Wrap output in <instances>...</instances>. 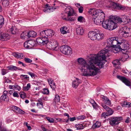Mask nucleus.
Returning a JSON list of instances; mask_svg holds the SVG:
<instances>
[{
  "label": "nucleus",
  "instance_id": "2f4dec72",
  "mask_svg": "<svg viewBox=\"0 0 131 131\" xmlns=\"http://www.w3.org/2000/svg\"><path fill=\"white\" fill-rule=\"evenodd\" d=\"M16 113L20 114H24L25 112L18 107L17 109L16 110Z\"/></svg>",
  "mask_w": 131,
  "mask_h": 131
},
{
  "label": "nucleus",
  "instance_id": "680f3d73",
  "mask_svg": "<svg viewBox=\"0 0 131 131\" xmlns=\"http://www.w3.org/2000/svg\"><path fill=\"white\" fill-rule=\"evenodd\" d=\"M27 73L30 75L32 78L34 77L35 74L34 73H32L31 72H29Z\"/></svg>",
  "mask_w": 131,
  "mask_h": 131
},
{
  "label": "nucleus",
  "instance_id": "79ce46f5",
  "mask_svg": "<svg viewBox=\"0 0 131 131\" xmlns=\"http://www.w3.org/2000/svg\"><path fill=\"white\" fill-rule=\"evenodd\" d=\"M86 117L84 115L79 116L77 117V119L78 120H83L85 119Z\"/></svg>",
  "mask_w": 131,
  "mask_h": 131
},
{
  "label": "nucleus",
  "instance_id": "a19ab883",
  "mask_svg": "<svg viewBox=\"0 0 131 131\" xmlns=\"http://www.w3.org/2000/svg\"><path fill=\"white\" fill-rule=\"evenodd\" d=\"M42 93L43 94H48L49 93V91L48 89L45 88L43 90Z\"/></svg>",
  "mask_w": 131,
  "mask_h": 131
},
{
  "label": "nucleus",
  "instance_id": "6e6552de",
  "mask_svg": "<svg viewBox=\"0 0 131 131\" xmlns=\"http://www.w3.org/2000/svg\"><path fill=\"white\" fill-rule=\"evenodd\" d=\"M54 32L50 29L41 31L40 32V35L42 37L46 38H49L54 35Z\"/></svg>",
  "mask_w": 131,
  "mask_h": 131
},
{
  "label": "nucleus",
  "instance_id": "20e7f679",
  "mask_svg": "<svg viewBox=\"0 0 131 131\" xmlns=\"http://www.w3.org/2000/svg\"><path fill=\"white\" fill-rule=\"evenodd\" d=\"M107 41L109 45H119L121 46L125 41L123 38L119 37H113L107 39Z\"/></svg>",
  "mask_w": 131,
  "mask_h": 131
},
{
  "label": "nucleus",
  "instance_id": "4d7b16f0",
  "mask_svg": "<svg viewBox=\"0 0 131 131\" xmlns=\"http://www.w3.org/2000/svg\"><path fill=\"white\" fill-rule=\"evenodd\" d=\"M21 89L20 87L18 85H15V87L14 90H16L19 91Z\"/></svg>",
  "mask_w": 131,
  "mask_h": 131
},
{
  "label": "nucleus",
  "instance_id": "de8ad7c7",
  "mask_svg": "<svg viewBox=\"0 0 131 131\" xmlns=\"http://www.w3.org/2000/svg\"><path fill=\"white\" fill-rule=\"evenodd\" d=\"M54 99L56 102H59L60 101V98L59 96L58 95H56Z\"/></svg>",
  "mask_w": 131,
  "mask_h": 131
},
{
  "label": "nucleus",
  "instance_id": "412c9836",
  "mask_svg": "<svg viewBox=\"0 0 131 131\" xmlns=\"http://www.w3.org/2000/svg\"><path fill=\"white\" fill-rule=\"evenodd\" d=\"M7 92L6 91H5L3 92V95L0 97L1 100L6 101H7L8 97L7 95Z\"/></svg>",
  "mask_w": 131,
  "mask_h": 131
},
{
  "label": "nucleus",
  "instance_id": "e2e57ef3",
  "mask_svg": "<svg viewBox=\"0 0 131 131\" xmlns=\"http://www.w3.org/2000/svg\"><path fill=\"white\" fill-rule=\"evenodd\" d=\"M117 21L118 22L120 23H121L123 22L122 18L117 17Z\"/></svg>",
  "mask_w": 131,
  "mask_h": 131
},
{
  "label": "nucleus",
  "instance_id": "bb28decb",
  "mask_svg": "<svg viewBox=\"0 0 131 131\" xmlns=\"http://www.w3.org/2000/svg\"><path fill=\"white\" fill-rule=\"evenodd\" d=\"M76 32L78 35H82L84 34V30L81 27H79L76 29Z\"/></svg>",
  "mask_w": 131,
  "mask_h": 131
},
{
  "label": "nucleus",
  "instance_id": "0e129e2a",
  "mask_svg": "<svg viewBox=\"0 0 131 131\" xmlns=\"http://www.w3.org/2000/svg\"><path fill=\"white\" fill-rule=\"evenodd\" d=\"M4 79V82H5L9 83L10 82H11L10 80L7 78L6 77H5Z\"/></svg>",
  "mask_w": 131,
  "mask_h": 131
},
{
  "label": "nucleus",
  "instance_id": "39448f33",
  "mask_svg": "<svg viewBox=\"0 0 131 131\" xmlns=\"http://www.w3.org/2000/svg\"><path fill=\"white\" fill-rule=\"evenodd\" d=\"M89 14L92 16H97L98 17H100V18L104 21L105 18V15L104 12L100 9H97L94 8H91L89 11Z\"/></svg>",
  "mask_w": 131,
  "mask_h": 131
},
{
  "label": "nucleus",
  "instance_id": "8fccbe9b",
  "mask_svg": "<svg viewBox=\"0 0 131 131\" xmlns=\"http://www.w3.org/2000/svg\"><path fill=\"white\" fill-rule=\"evenodd\" d=\"M121 48H122V49H121V51H122L123 50H126V45L124 44V43H123V44H122L121 45Z\"/></svg>",
  "mask_w": 131,
  "mask_h": 131
},
{
  "label": "nucleus",
  "instance_id": "c03bdc74",
  "mask_svg": "<svg viewBox=\"0 0 131 131\" xmlns=\"http://www.w3.org/2000/svg\"><path fill=\"white\" fill-rule=\"evenodd\" d=\"M48 38H46V40H44V39H42V45H44L45 44L48 45V43L49 42Z\"/></svg>",
  "mask_w": 131,
  "mask_h": 131
},
{
  "label": "nucleus",
  "instance_id": "f8f14e48",
  "mask_svg": "<svg viewBox=\"0 0 131 131\" xmlns=\"http://www.w3.org/2000/svg\"><path fill=\"white\" fill-rule=\"evenodd\" d=\"M35 42L34 41L32 40H28L24 42V47L27 49H31L34 46Z\"/></svg>",
  "mask_w": 131,
  "mask_h": 131
},
{
  "label": "nucleus",
  "instance_id": "c85d7f7f",
  "mask_svg": "<svg viewBox=\"0 0 131 131\" xmlns=\"http://www.w3.org/2000/svg\"><path fill=\"white\" fill-rule=\"evenodd\" d=\"M101 125V123L97 121L95 123L93 124L92 128L93 129H95L99 127Z\"/></svg>",
  "mask_w": 131,
  "mask_h": 131
},
{
  "label": "nucleus",
  "instance_id": "1a4fd4ad",
  "mask_svg": "<svg viewBox=\"0 0 131 131\" xmlns=\"http://www.w3.org/2000/svg\"><path fill=\"white\" fill-rule=\"evenodd\" d=\"M60 51L63 54L66 55H70L72 53V49L67 45H63L60 48Z\"/></svg>",
  "mask_w": 131,
  "mask_h": 131
},
{
  "label": "nucleus",
  "instance_id": "338daca9",
  "mask_svg": "<svg viewBox=\"0 0 131 131\" xmlns=\"http://www.w3.org/2000/svg\"><path fill=\"white\" fill-rule=\"evenodd\" d=\"M48 81L49 85L53 82V80L51 79H48Z\"/></svg>",
  "mask_w": 131,
  "mask_h": 131
},
{
  "label": "nucleus",
  "instance_id": "052dcab7",
  "mask_svg": "<svg viewBox=\"0 0 131 131\" xmlns=\"http://www.w3.org/2000/svg\"><path fill=\"white\" fill-rule=\"evenodd\" d=\"M77 119V117H74L72 118H69V120L71 122H73L75 120Z\"/></svg>",
  "mask_w": 131,
  "mask_h": 131
},
{
  "label": "nucleus",
  "instance_id": "7ed1b4c3",
  "mask_svg": "<svg viewBox=\"0 0 131 131\" xmlns=\"http://www.w3.org/2000/svg\"><path fill=\"white\" fill-rule=\"evenodd\" d=\"M64 5L67 7L65 9V12L67 14L68 17L67 18H63V19L69 21H73L75 20L76 14L75 13L73 8L70 6H68V5L65 4Z\"/></svg>",
  "mask_w": 131,
  "mask_h": 131
},
{
  "label": "nucleus",
  "instance_id": "cd10ccee",
  "mask_svg": "<svg viewBox=\"0 0 131 131\" xmlns=\"http://www.w3.org/2000/svg\"><path fill=\"white\" fill-rule=\"evenodd\" d=\"M123 61V60L122 58L119 59L118 60H115L112 61V63L114 66H116L117 65H119L120 64V61Z\"/></svg>",
  "mask_w": 131,
  "mask_h": 131
},
{
  "label": "nucleus",
  "instance_id": "4be33fe9",
  "mask_svg": "<svg viewBox=\"0 0 131 131\" xmlns=\"http://www.w3.org/2000/svg\"><path fill=\"white\" fill-rule=\"evenodd\" d=\"M93 18H94V21L95 23L97 25H99L100 24L101 22L102 23L103 21H102L101 19L100 18V17H98L97 16H94Z\"/></svg>",
  "mask_w": 131,
  "mask_h": 131
},
{
  "label": "nucleus",
  "instance_id": "4468645a",
  "mask_svg": "<svg viewBox=\"0 0 131 131\" xmlns=\"http://www.w3.org/2000/svg\"><path fill=\"white\" fill-rule=\"evenodd\" d=\"M101 98V100L103 102H101L105 104V103L108 105H111V103L110 101L104 95H101L100 96Z\"/></svg>",
  "mask_w": 131,
  "mask_h": 131
},
{
  "label": "nucleus",
  "instance_id": "09e8293b",
  "mask_svg": "<svg viewBox=\"0 0 131 131\" xmlns=\"http://www.w3.org/2000/svg\"><path fill=\"white\" fill-rule=\"evenodd\" d=\"M92 105L94 108H99L100 107L95 102Z\"/></svg>",
  "mask_w": 131,
  "mask_h": 131
},
{
  "label": "nucleus",
  "instance_id": "72a5a7b5",
  "mask_svg": "<svg viewBox=\"0 0 131 131\" xmlns=\"http://www.w3.org/2000/svg\"><path fill=\"white\" fill-rule=\"evenodd\" d=\"M20 78L22 80L25 79L28 80L29 79V77L27 75L21 74L20 76Z\"/></svg>",
  "mask_w": 131,
  "mask_h": 131
},
{
  "label": "nucleus",
  "instance_id": "9d476101",
  "mask_svg": "<svg viewBox=\"0 0 131 131\" xmlns=\"http://www.w3.org/2000/svg\"><path fill=\"white\" fill-rule=\"evenodd\" d=\"M120 35L125 37L130 36H131V28L126 27H123V30L120 33Z\"/></svg>",
  "mask_w": 131,
  "mask_h": 131
},
{
  "label": "nucleus",
  "instance_id": "f257e3e1",
  "mask_svg": "<svg viewBox=\"0 0 131 131\" xmlns=\"http://www.w3.org/2000/svg\"><path fill=\"white\" fill-rule=\"evenodd\" d=\"M77 62L80 65L79 68L82 72L83 75L86 76H94L96 75L99 70L103 67L104 62L100 60L98 57V54L92 55L86 63L82 58L77 59Z\"/></svg>",
  "mask_w": 131,
  "mask_h": 131
},
{
  "label": "nucleus",
  "instance_id": "423d86ee",
  "mask_svg": "<svg viewBox=\"0 0 131 131\" xmlns=\"http://www.w3.org/2000/svg\"><path fill=\"white\" fill-rule=\"evenodd\" d=\"M123 119L121 116L113 117L109 118L110 124L112 126L118 125Z\"/></svg>",
  "mask_w": 131,
  "mask_h": 131
},
{
  "label": "nucleus",
  "instance_id": "69168bd1",
  "mask_svg": "<svg viewBox=\"0 0 131 131\" xmlns=\"http://www.w3.org/2000/svg\"><path fill=\"white\" fill-rule=\"evenodd\" d=\"M18 63L20 64H22V66H23V67H25L26 66V64L23 63V62L20 61H18Z\"/></svg>",
  "mask_w": 131,
  "mask_h": 131
},
{
  "label": "nucleus",
  "instance_id": "5701e85b",
  "mask_svg": "<svg viewBox=\"0 0 131 131\" xmlns=\"http://www.w3.org/2000/svg\"><path fill=\"white\" fill-rule=\"evenodd\" d=\"M7 68L9 70L12 71H16L17 70H22L21 69L19 68L16 66L13 65H10L8 66Z\"/></svg>",
  "mask_w": 131,
  "mask_h": 131
},
{
  "label": "nucleus",
  "instance_id": "f704fd0d",
  "mask_svg": "<svg viewBox=\"0 0 131 131\" xmlns=\"http://www.w3.org/2000/svg\"><path fill=\"white\" fill-rule=\"evenodd\" d=\"M78 21L80 22H84L85 21V19L82 16H80L78 18Z\"/></svg>",
  "mask_w": 131,
  "mask_h": 131
},
{
  "label": "nucleus",
  "instance_id": "4c0bfd02",
  "mask_svg": "<svg viewBox=\"0 0 131 131\" xmlns=\"http://www.w3.org/2000/svg\"><path fill=\"white\" fill-rule=\"evenodd\" d=\"M20 97L23 99L25 98L26 96V93L24 92H23L20 93Z\"/></svg>",
  "mask_w": 131,
  "mask_h": 131
},
{
  "label": "nucleus",
  "instance_id": "c9c22d12",
  "mask_svg": "<svg viewBox=\"0 0 131 131\" xmlns=\"http://www.w3.org/2000/svg\"><path fill=\"white\" fill-rule=\"evenodd\" d=\"M123 104L124 107H129L131 106V103L128 102H124Z\"/></svg>",
  "mask_w": 131,
  "mask_h": 131
},
{
  "label": "nucleus",
  "instance_id": "0eeeda50",
  "mask_svg": "<svg viewBox=\"0 0 131 131\" xmlns=\"http://www.w3.org/2000/svg\"><path fill=\"white\" fill-rule=\"evenodd\" d=\"M101 106L108 112V113L104 112L102 113L101 116L102 117L105 118L106 116H107L108 115H110L113 114V111L112 109L109 107L105 104H104V103H101Z\"/></svg>",
  "mask_w": 131,
  "mask_h": 131
},
{
  "label": "nucleus",
  "instance_id": "c756f323",
  "mask_svg": "<svg viewBox=\"0 0 131 131\" xmlns=\"http://www.w3.org/2000/svg\"><path fill=\"white\" fill-rule=\"evenodd\" d=\"M114 5L115 6V7L119 9L124 10L125 8V6H122L117 3H114Z\"/></svg>",
  "mask_w": 131,
  "mask_h": 131
},
{
  "label": "nucleus",
  "instance_id": "5fc2aeb1",
  "mask_svg": "<svg viewBox=\"0 0 131 131\" xmlns=\"http://www.w3.org/2000/svg\"><path fill=\"white\" fill-rule=\"evenodd\" d=\"M24 60L26 62L28 63H30L32 62V60H31L28 58H25Z\"/></svg>",
  "mask_w": 131,
  "mask_h": 131
},
{
  "label": "nucleus",
  "instance_id": "aec40b11",
  "mask_svg": "<svg viewBox=\"0 0 131 131\" xmlns=\"http://www.w3.org/2000/svg\"><path fill=\"white\" fill-rule=\"evenodd\" d=\"M96 40H100L103 38V34L101 32L97 31L96 32Z\"/></svg>",
  "mask_w": 131,
  "mask_h": 131
},
{
  "label": "nucleus",
  "instance_id": "58836bf2",
  "mask_svg": "<svg viewBox=\"0 0 131 131\" xmlns=\"http://www.w3.org/2000/svg\"><path fill=\"white\" fill-rule=\"evenodd\" d=\"M39 104H40L41 106V107H43V104L42 101V100L41 99H39L38 101V102L37 104V106H39Z\"/></svg>",
  "mask_w": 131,
  "mask_h": 131
},
{
  "label": "nucleus",
  "instance_id": "a211bd4d",
  "mask_svg": "<svg viewBox=\"0 0 131 131\" xmlns=\"http://www.w3.org/2000/svg\"><path fill=\"white\" fill-rule=\"evenodd\" d=\"M10 38V36L8 34H1L0 40L2 41H6L9 40Z\"/></svg>",
  "mask_w": 131,
  "mask_h": 131
},
{
  "label": "nucleus",
  "instance_id": "7c9ffc66",
  "mask_svg": "<svg viewBox=\"0 0 131 131\" xmlns=\"http://www.w3.org/2000/svg\"><path fill=\"white\" fill-rule=\"evenodd\" d=\"M75 127L77 130L82 129L84 128V127L82 124H77L75 125Z\"/></svg>",
  "mask_w": 131,
  "mask_h": 131
},
{
  "label": "nucleus",
  "instance_id": "49530a36",
  "mask_svg": "<svg viewBox=\"0 0 131 131\" xmlns=\"http://www.w3.org/2000/svg\"><path fill=\"white\" fill-rule=\"evenodd\" d=\"M128 17L126 15H124L122 17L123 22H125L128 19Z\"/></svg>",
  "mask_w": 131,
  "mask_h": 131
},
{
  "label": "nucleus",
  "instance_id": "f03ea898",
  "mask_svg": "<svg viewBox=\"0 0 131 131\" xmlns=\"http://www.w3.org/2000/svg\"><path fill=\"white\" fill-rule=\"evenodd\" d=\"M107 46L103 49L100 51L98 53V57L99 58L100 61L103 60V62L105 63V60L106 59V54L110 52H113L115 53H116L121 51V46L119 45H109L106 42Z\"/></svg>",
  "mask_w": 131,
  "mask_h": 131
},
{
  "label": "nucleus",
  "instance_id": "393cba45",
  "mask_svg": "<svg viewBox=\"0 0 131 131\" xmlns=\"http://www.w3.org/2000/svg\"><path fill=\"white\" fill-rule=\"evenodd\" d=\"M27 37L29 38L31 37L34 38L37 35L36 32L34 31H30L27 34Z\"/></svg>",
  "mask_w": 131,
  "mask_h": 131
},
{
  "label": "nucleus",
  "instance_id": "774afa93",
  "mask_svg": "<svg viewBox=\"0 0 131 131\" xmlns=\"http://www.w3.org/2000/svg\"><path fill=\"white\" fill-rule=\"evenodd\" d=\"M15 87V85H9V88L10 89H12L14 90Z\"/></svg>",
  "mask_w": 131,
  "mask_h": 131
},
{
  "label": "nucleus",
  "instance_id": "13d9d810",
  "mask_svg": "<svg viewBox=\"0 0 131 131\" xmlns=\"http://www.w3.org/2000/svg\"><path fill=\"white\" fill-rule=\"evenodd\" d=\"M13 95L14 97H18L19 96L17 92L15 91L13 93Z\"/></svg>",
  "mask_w": 131,
  "mask_h": 131
},
{
  "label": "nucleus",
  "instance_id": "ddd939ff",
  "mask_svg": "<svg viewBox=\"0 0 131 131\" xmlns=\"http://www.w3.org/2000/svg\"><path fill=\"white\" fill-rule=\"evenodd\" d=\"M56 9L55 7H53L48 4L45 5V8L43 10V12L46 13H50L53 12Z\"/></svg>",
  "mask_w": 131,
  "mask_h": 131
},
{
  "label": "nucleus",
  "instance_id": "3c124183",
  "mask_svg": "<svg viewBox=\"0 0 131 131\" xmlns=\"http://www.w3.org/2000/svg\"><path fill=\"white\" fill-rule=\"evenodd\" d=\"M25 32H23L20 35V36L21 38L23 39H24L27 36V35L25 33Z\"/></svg>",
  "mask_w": 131,
  "mask_h": 131
},
{
  "label": "nucleus",
  "instance_id": "9b49d317",
  "mask_svg": "<svg viewBox=\"0 0 131 131\" xmlns=\"http://www.w3.org/2000/svg\"><path fill=\"white\" fill-rule=\"evenodd\" d=\"M58 43L57 41L51 40L47 45V48L50 49L55 50L58 47Z\"/></svg>",
  "mask_w": 131,
  "mask_h": 131
},
{
  "label": "nucleus",
  "instance_id": "37998d69",
  "mask_svg": "<svg viewBox=\"0 0 131 131\" xmlns=\"http://www.w3.org/2000/svg\"><path fill=\"white\" fill-rule=\"evenodd\" d=\"M46 118L50 123H53L54 122V120L53 118H50L49 117H46Z\"/></svg>",
  "mask_w": 131,
  "mask_h": 131
},
{
  "label": "nucleus",
  "instance_id": "a878e982",
  "mask_svg": "<svg viewBox=\"0 0 131 131\" xmlns=\"http://www.w3.org/2000/svg\"><path fill=\"white\" fill-rule=\"evenodd\" d=\"M13 55L15 57L19 59H22L24 56V55L22 53L17 52L13 53Z\"/></svg>",
  "mask_w": 131,
  "mask_h": 131
},
{
  "label": "nucleus",
  "instance_id": "a18cd8bd",
  "mask_svg": "<svg viewBox=\"0 0 131 131\" xmlns=\"http://www.w3.org/2000/svg\"><path fill=\"white\" fill-rule=\"evenodd\" d=\"M8 72L7 70L6 69H1L2 74L3 75L5 74Z\"/></svg>",
  "mask_w": 131,
  "mask_h": 131
},
{
  "label": "nucleus",
  "instance_id": "ea45409f",
  "mask_svg": "<svg viewBox=\"0 0 131 131\" xmlns=\"http://www.w3.org/2000/svg\"><path fill=\"white\" fill-rule=\"evenodd\" d=\"M30 87V83H28L27 84V86L23 87L24 90L26 91L28 90Z\"/></svg>",
  "mask_w": 131,
  "mask_h": 131
},
{
  "label": "nucleus",
  "instance_id": "6e6d98bb",
  "mask_svg": "<svg viewBox=\"0 0 131 131\" xmlns=\"http://www.w3.org/2000/svg\"><path fill=\"white\" fill-rule=\"evenodd\" d=\"M10 32L13 34H16V32L14 30V29L12 27L10 28Z\"/></svg>",
  "mask_w": 131,
  "mask_h": 131
},
{
  "label": "nucleus",
  "instance_id": "6ab92c4d",
  "mask_svg": "<svg viewBox=\"0 0 131 131\" xmlns=\"http://www.w3.org/2000/svg\"><path fill=\"white\" fill-rule=\"evenodd\" d=\"M96 32L93 31L89 32L88 34V37L92 40H96Z\"/></svg>",
  "mask_w": 131,
  "mask_h": 131
},
{
  "label": "nucleus",
  "instance_id": "864d4df0",
  "mask_svg": "<svg viewBox=\"0 0 131 131\" xmlns=\"http://www.w3.org/2000/svg\"><path fill=\"white\" fill-rule=\"evenodd\" d=\"M49 85L52 90H54L56 88V85L55 83H54V82Z\"/></svg>",
  "mask_w": 131,
  "mask_h": 131
},
{
  "label": "nucleus",
  "instance_id": "2eb2a0df",
  "mask_svg": "<svg viewBox=\"0 0 131 131\" xmlns=\"http://www.w3.org/2000/svg\"><path fill=\"white\" fill-rule=\"evenodd\" d=\"M110 19L106 20L102 23V26L104 28L109 30L110 25Z\"/></svg>",
  "mask_w": 131,
  "mask_h": 131
},
{
  "label": "nucleus",
  "instance_id": "473e14b6",
  "mask_svg": "<svg viewBox=\"0 0 131 131\" xmlns=\"http://www.w3.org/2000/svg\"><path fill=\"white\" fill-rule=\"evenodd\" d=\"M4 20L3 17L0 15V28L4 24Z\"/></svg>",
  "mask_w": 131,
  "mask_h": 131
},
{
  "label": "nucleus",
  "instance_id": "b1692460",
  "mask_svg": "<svg viewBox=\"0 0 131 131\" xmlns=\"http://www.w3.org/2000/svg\"><path fill=\"white\" fill-rule=\"evenodd\" d=\"M60 31L61 34H66L68 33L69 32V30L67 27H63L60 29Z\"/></svg>",
  "mask_w": 131,
  "mask_h": 131
},
{
  "label": "nucleus",
  "instance_id": "bf43d9fd",
  "mask_svg": "<svg viewBox=\"0 0 131 131\" xmlns=\"http://www.w3.org/2000/svg\"><path fill=\"white\" fill-rule=\"evenodd\" d=\"M78 10L79 12L80 13H82L83 10V8L82 6H81L78 8Z\"/></svg>",
  "mask_w": 131,
  "mask_h": 131
},
{
  "label": "nucleus",
  "instance_id": "603ef678",
  "mask_svg": "<svg viewBox=\"0 0 131 131\" xmlns=\"http://www.w3.org/2000/svg\"><path fill=\"white\" fill-rule=\"evenodd\" d=\"M10 108H12V110L13 111L15 112L16 110L18 108V107L15 106H10Z\"/></svg>",
  "mask_w": 131,
  "mask_h": 131
},
{
  "label": "nucleus",
  "instance_id": "e433bc0d",
  "mask_svg": "<svg viewBox=\"0 0 131 131\" xmlns=\"http://www.w3.org/2000/svg\"><path fill=\"white\" fill-rule=\"evenodd\" d=\"M42 39L41 38H38L36 39L37 43L39 45H41L42 44Z\"/></svg>",
  "mask_w": 131,
  "mask_h": 131
},
{
  "label": "nucleus",
  "instance_id": "f3484780",
  "mask_svg": "<svg viewBox=\"0 0 131 131\" xmlns=\"http://www.w3.org/2000/svg\"><path fill=\"white\" fill-rule=\"evenodd\" d=\"M110 25L109 27V30H112L116 28L117 27V25L116 23H115L114 21L110 19Z\"/></svg>",
  "mask_w": 131,
  "mask_h": 131
},
{
  "label": "nucleus",
  "instance_id": "dca6fc26",
  "mask_svg": "<svg viewBox=\"0 0 131 131\" xmlns=\"http://www.w3.org/2000/svg\"><path fill=\"white\" fill-rule=\"evenodd\" d=\"M81 82H82L81 80L77 78L76 79L73 81L72 86L73 87L76 88L78 87L79 84Z\"/></svg>",
  "mask_w": 131,
  "mask_h": 131
}]
</instances>
